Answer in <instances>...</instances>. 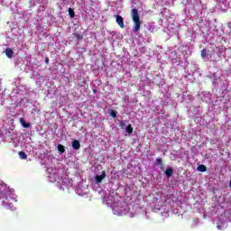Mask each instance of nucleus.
<instances>
[{"instance_id": "18", "label": "nucleus", "mask_w": 231, "mask_h": 231, "mask_svg": "<svg viewBox=\"0 0 231 231\" xmlns=\"http://www.w3.org/2000/svg\"><path fill=\"white\" fill-rule=\"evenodd\" d=\"M93 91H94V93H97V89H94Z\"/></svg>"}, {"instance_id": "14", "label": "nucleus", "mask_w": 231, "mask_h": 231, "mask_svg": "<svg viewBox=\"0 0 231 231\" xmlns=\"http://www.w3.org/2000/svg\"><path fill=\"white\" fill-rule=\"evenodd\" d=\"M125 131H126V133H128L129 134H133V125H128L126 126Z\"/></svg>"}, {"instance_id": "10", "label": "nucleus", "mask_w": 231, "mask_h": 231, "mask_svg": "<svg viewBox=\"0 0 231 231\" xmlns=\"http://www.w3.org/2000/svg\"><path fill=\"white\" fill-rule=\"evenodd\" d=\"M156 163L158 167H160L161 169H163V161L162 160V158H157Z\"/></svg>"}, {"instance_id": "7", "label": "nucleus", "mask_w": 231, "mask_h": 231, "mask_svg": "<svg viewBox=\"0 0 231 231\" xmlns=\"http://www.w3.org/2000/svg\"><path fill=\"white\" fill-rule=\"evenodd\" d=\"M174 170H172V168H167L165 171V175L167 176V178H171V175L173 174Z\"/></svg>"}, {"instance_id": "17", "label": "nucleus", "mask_w": 231, "mask_h": 231, "mask_svg": "<svg viewBox=\"0 0 231 231\" xmlns=\"http://www.w3.org/2000/svg\"><path fill=\"white\" fill-rule=\"evenodd\" d=\"M45 63L50 64V58H45Z\"/></svg>"}, {"instance_id": "12", "label": "nucleus", "mask_w": 231, "mask_h": 231, "mask_svg": "<svg viewBox=\"0 0 231 231\" xmlns=\"http://www.w3.org/2000/svg\"><path fill=\"white\" fill-rule=\"evenodd\" d=\"M109 115L113 117V118H116V115H118V112H116V110H109Z\"/></svg>"}, {"instance_id": "15", "label": "nucleus", "mask_w": 231, "mask_h": 231, "mask_svg": "<svg viewBox=\"0 0 231 231\" xmlns=\"http://www.w3.org/2000/svg\"><path fill=\"white\" fill-rule=\"evenodd\" d=\"M69 14L70 15L71 19L75 17V11L71 7L69 8Z\"/></svg>"}, {"instance_id": "3", "label": "nucleus", "mask_w": 231, "mask_h": 231, "mask_svg": "<svg viewBox=\"0 0 231 231\" xmlns=\"http://www.w3.org/2000/svg\"><path fill=\"white\" fill-rule=\"evenodd\" d=\"M116 23L120 28H124V17H122L120 14L116 15Z\"/></svg>"}, {"instance_id": "6", "label": "nucleus", "mask_w": 231, "mask_h": 231, "mask_svg": "<svg viewBox=\"0 0 231 231\" xmlns=\"http://www.w3.org/2000/svg\"><path fill=\"white\" fill-rule=\"evenodd\" d=\"M199 172H207V166L201 164L197 167Z\"/></svg>"}, {"instance_id": "8", "label": "nucleus", "mask_w": 231, "mask_h": 231, "mask_svg": "<svg viewBox=\"0 0 231 231\" xmlns=\"http://www.w3.org/2000/svg\"><path fill=\"white\" fill-rule=\"evenodd\" d=\"M20 122L23 125V127H24L25 129H28V127H30V123H26V121L23 118L20 119Z\"/></svg>"}, {"instance_id": "11", "label": "nucleus", "mask_w": 231, "mask_h": 231, "mask_svg": "<svg viewBox=\"0 0 231 231\" xmlns=\"http://www.w3.org/2000/svg\"><path fill=\"white\" fill-rule=\"evenodd\" d=\"M58 151H59V152H60L61 154H62L63 152H66V149L64 148V145H62V144H59V145H58Z\"/></svg>"}, {"instance_id": "1", "label": "nucleus", "mask_w": 231, "mask_h": 231, "mask_svg": "<svg viewBox=\"0 0 231 231\" xmlns=\"http://www.w3.org/2000/svg\"><path fill=\"white\" fill-rule=\"evenodd\" d=\"M131 16L134 23L133 32L136 33V32H140V28L142 26V22L140 21V14H138V9L136 8L132 9Z\"/></svg>"}, {"instance_id": "2", "label": "nucleus", "mask_w": 231, "mask_h": 231, "mask_svg": "<svg viewBox=\"0 0 231 231\" xmlns=\"http://www.w3.org/2000/svg\"><path fill=\"white\" fill-rule=\"evenodd\" d=\"M106 180V171H103L101 175H97L96 176V182L97 183H102V180Z\"/></svg>"}, {"instance_id": "16", "label": "nucleus", "mask_w": 231, "mask_h": 231, "mask_svg": "<svg viewBox=\"0 0 231 231\" xmlns=\"http://www.w3.org/2000/svg\"><path fill=\"white\" fill-rule=\"evenodd\" d=\"M201 58L202 59H206L207 58V49H203L202 51H201Z\"/></svg>"}, {"instance_id": "9", "label": "nucleus", "mask_w": 231, "mask_h": 231, "mask_svg": "<svg viewBox=\"0 0 231 231\" xmlns=\"http://www.w3.org/2000/svg\"><path fill=\"white\" fill-rule=\"evenodd\" d=\"M18 156L21 160H26L28 158V155L24 152H19Z\"/></svg>"}, {"instance_id": "13", "label": "nucleus", "mask_w": 231, "mask_h": 231, "mask_svg": "<svg viewBox=\"0 0 231 231\" xmlns=\"http://www.w3.org/2000/svg\"><path fill=\"white\" fill-rule=\"evenodd\" d=\"M74 37H76V39H78L79 41H82V39H84V35L77 32V33H74Z\"/></svg>"}, {"instance_id": "5", "label": "nucleus", "mask_w": 231, "mask_h": 231, "mask_svg": "<svg viewBox=\"0 0 231 231\" xmlns=\"http://www.w3.org/2000/svg\"><path fill=\"white\" fill-rule=\"evenodd\" d=\"M72 147H73V149L78 151V149H80V142H79V140H74L72 142Z\"/></svg>"}, {"instance_id": "4", "label": "nucleus", "mask_w": 231, "mask_h": 231, "mask_svg": "<svg viewBox=\"0 0 231 231\" xmlns=\"http://www.w3.org/2000/svg\"><path fill=\"white\" fill-rule=\"evenodd\" d=\"M5 55L8 59H12V57H14V50H12V48L5 49Z\"/></svg>"}]
</instances>
